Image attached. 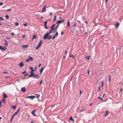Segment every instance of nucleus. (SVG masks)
Here are the masks:
<instances>
[{
	"instance_id": "1",
	"label": "nucleus",
	"mask_w": 123,
	"mask_h": 123,
	"mask_svg": "<svg viewBox=\"0 0 123 123\" xmlns=\"http://www.w3.org/2000/svg\"><path fill=\"white\" fill-rule=\"evenodd\" d=\"M52 31L53 29H51L49 32H47L44 36L43 39L44 40L47 39L49 40L51 39L52 38L51 36L50 35H49L52 32Z\"/></svg>"
},
{
	"instance_id": "2",
	"label": "nucleus",
	"mask_w": 123,
	"mask_h": 123,
	"mask_svg": "<svg viewBox=\"0 0 123 123\" xmlns=\"http://www.w3.org/2000/svg\"><path fill=\"white\" fill-rule=\"evenodd\" d=\"M35 96H30L26 97V98H29L32 100L34 98H35Z\"/></svg>"
},
{
	"instance_id": "3",
	"label": "nucleus",
	"mask_w": 123,
	"mask_h": 123,
	"mask_svg": "<svg viewBox=\"0 0 123 123\" xmlns=\"http://www.w3.org/2000/svg\"><path fill=\"white\" fill-rule=\"evenodd\" d=\"M40 76L37 74H35L33 75V77L35 79H38L40 78Z\"/></svg>"
},
{
	"instance_id": "4",
	"label": "nucleus",
	"mask_w": 123,
	"mask_h": 123,
	"mask_svg": "<svg viewBox=\"0 0 123 123\" xmlns=\"http://www.w3.org/2000/svg\"><path fill=\"white\" fill-rule=\"evenodd\" d=\"M48 7H46V5L44 6L42 9V12H45L46 11L45 8H48Z\"/></svg>"
},
{
	"instance_id": "5",
	"label": "nucleus",
	"mask_w": 123,
	"mask_h": 123,
	"mask_svg": "<svg viewBox=\"0 0 123 123\" xmlns=\"http://www.w3.org/2000/svg\"><path fill=\"white\" fill-rule=\"evenodd\" d=\"M36 110H35L32 111L31 112V113L33 114V115L35 116H37V115H36Z\"/></svg>"
},
{
	"instance_id": "6",
	"label": "nucleus",
	"mask_w": 123,
	"mask_h": 123,
	"mask_svg": "<svg viewBox=\"0 0 123 123\" xmlns=\"http://www.w3.org/2000/svg\"><path fill=\"white\" fill-rule=\"evenodd\" d=\"M6 47H4V48L0 46V50H4L6 49Z\"/></svg>"
},
{
	"instance_id": "7",
	"label": "nucleus",
	"mask_w": 123,
	"mask_h": 123,
	"mask_svg": "<svg viewBox=\"0 0 123 123\" xmlns=\"http://www.w3.org/2000/svg\"><path fill=\"white\" fill-rule=\"evenodd\" d=\"M65 21V20H59L57 21V22H56V23L57 24H59L61 23H62Z\"/></svg>"
},
{
	"instance_id": "8",
	"label": "nucleus",
	"mask_w": 123,
	"mask_h": 123,
	"mask_svg": "<svg viewBox=\"0 0 123 123\" xmlns=\"http://www.w3.org/2000/svg\"><path fill=\"white\" fill-rule=\"evenodd\" d=\"M19 110H20V109L19 108L17 110V111H16L12 116H13V117H14V116L15 115H16L19 112Z\"/></svg>"
},
{
	"instance_id": "9",
	"label": "nucleus",
	"mask_w": 123,
	"mask_h": 123,
	"mask_svg": "<svg viewBox=\"0 0 123 123\" xmlns=\"http://www.w3.org/2000/svg\"><path fill=\"white\" fill-rule=\"evenodd\" d=\"M24 64L23 62H21L19 64V65L22 68L23 67V66L24 65Z\"/></svg>"
},
{
	"instance_id": "10",
	"label": "nucleus",
	"mask_w": 123,
	"mask_h": 123,
	"mask_svg": "<svg viewBox=\"0 0 123 123\" xmlns=\"http://www.w3.org/2000/svg\"><path fill=\"white\" fill-rule=\"evenodd\" d=\"M109 111L108 110H107L106 112L105 113V116L106 117L108 115V113H109Z\"/></svg>"
},
{
	"instance_id": "11",
	"label": "nucleus",
	"mask_w": 123,
	"mask_h": 123,
	"mask_svg": "<svg viewBox=\"0 0 123 123\" xmlns=\"http://www.w3.org/2000/svg\"><path fill=\"white\" fill-rule=\"evenodd\" d=\"M21 90L22 92H26V89L25 87L22 88L21 89Z\"/></svg>"
},
{
	"instance_id": "12",
	"label": "nucleus",
	"mask_w": 123,
	"mask_h": 123,
	"mask_svg": "<svg viewBox=\"0 0 123 123\" xmlns=\"http://www.w3.org/2000/svg\"><path fill=\"white\" fill-rule=\"evenodd\" d=\"M3 96L4 97V98H6L7 97V95L5 94V92H3Z\"/></svg>"
},
{
	"instance_id": "13",
	"label": "nucleus",
	"mask_w": 123,
	"mask_h": 123,
	"mask_svg": "<svg viewBox=\"0 0 123 123\" xmlns=\"http://www.w3.org/2000/svg\"><path fill=\"white\" fill-rule=\"evenodd\" d=\"M69 120L70 121L74 122V120L72 116L70 117L69 118Z\"/></svg>"
},
{
	"instance_id": "14",
	"label": "nucleus",
	"mask_w": 123,
	"mask_h": 123,
	"mask_svg": "<svg viewBox=\"0 0 123 123\" xmlns=\"http://www.w3.org/2000/svg\"><path fill=\"white\" fill-rule=\"evenodd\" d=\"M44 68V67H43V68H41V69L40 70V72L41 74H42V73L43 71V69Z\"/></svg>"
},
{
	"instance_id": "15",
	"label": "nucleus",
	"mask_w": 123,
	"mask_h": 123,
	"mask_svg": "<svg viewBox=\"0 0 123 123\" xmlns=\"http://www.w3.org/2000/svg\"><path fill=\"white\" fill-rule=\"evenodd\" d=\"M119 25V23H117V24L115 25V28L116 29H117V27Z\"/></svg>"
},
{
	"instance_id": "16",
	"label": "nucleus",
	"mask_w": 123,
	"mask_h": 123,
	"mask_svg": "<svg viewBox=\"0 0 123 123\" xmlns=\"http://www.w3.org/2000/svg\"><path fill=\"white\" fill-rule=\"evenodd\" d=\"M4 41L5 42V45L6 46H7L8 45V42H7V41L6 39Z\"/></svg>"
},
{
	"instance_id": "17",
	"label": "nucleus",
	"mask_w": 123,
	"mask_h": 123,
	"mask_svg": "<svg viewBox=\"0 0 123 123\" xmlns=\"http://www.w3.org/2000/svg\"><path fill=\"white\" fill-rule=\"evenodd\" d=\"M28 46V45H23L22 46V47L24 48H27Z\"/></svg>"
},
{
	"instance_id": "18",
	"label": "nucleus",
	"mask_w": 123,
	"mask_h": 123,
	"mask_svg": "<svg viewBox=\"0 0 123 123\" xmlns=\"http://www.w3.org/2000/svg\"><path fill=\"white\" fill-rule=\"evenodd\" d=\"M35 95L36 96L37 98H38L40 96V95L38 94H35Z\"/></svg>"
},
{
	"instance_id": "19",
	"label": "nucleus",
	"mask_w": 123,
	"mask_h": 123,
	"mask_svg": "<svg viewBox=\"0 0 123 123\" xmlns=\"http://www.w3.org/2000/svg\"><path fill=\"white\" fill-rule=\"evenodd\" d=\"M28 57L29 59L31 61H32L33 60V58L31 56H28Z\"/></svg>"
},
{
	"instance_id": "20",
	"label": "nucleus",
	"mask_w": 123,
	"mask_h": 123,
	"mask_svg": "<svg viewBox=\"0 0 123 123\" xmlns=\"http://www.w3.org/2000/svg\"><path fill=\"white\" fill-rule=\"evenodd\" d=\"M30 69H31V72L35 71H36V70L33 69V68L32 67H30Z\"/></svg>"
},
{
	"instance_id": "21",
	"label": "nucleus",
	"mask_w": 123,
	"mask_h": 123,
	"mask_svg": "<svg viewBox=\"0 0 123 123\" xmlns=\"http://www.w3.org/2000/svg\"><path fill=\"white\" fill-rule=\"evenodd\" d=\"M70 57L72 58H75V57L72 54L70 56Z\"/></svg>"
},
{
	"instance_id": "22",
	"label": "nucleus",
	"mask_w": 123,
	"mask_h": 123,
	"mask_svg": "<svg viewBox=\"0 0 123 123\" xmlns=\"http://www.w3.org/2000/svg\"><path fill=\"white\" fill-rule=\"evenodd\" d=\"M56 15H55L54 16L53 19L54 21L55 22L56 20Z\"/></svg>"
},
{
	"instance_id": "23",
	"label": "nucleus",
	"mask_w": 123,
	"mask_h": 123,
	"mask_svg": "<svg viewBox=\"0 0 123 123\" xmlns=\"http://www.w3.org/2000/svg\"><path fill=\"white\" fill-rule=\"evenodd\" d=\"M2 102L4 103H6L5 102V99L4 98H3L2 99Z\"/></svg>"
},
{
	"instance_id": "24",
	"label": "nucleus",
	"mask_w": 123,
	"mask_h": 123,
	"mask_svg": "<svg viewBox=\"0 0 123 123\" xmlns=\"http://www.w3.org/2000/svg\"><path fill=\"white\" fill-rule=\"evenodd\" d=\"M69 20H68V21L67 25L68 27H69L70 26V23H69Z\"/></svg>"
},
{
	"instance_id": "25",
	"label": "nucleus",
	"mask_w": 123,
	"mask_h": 123,
	"mask_svg": "<svg viewBox=\"0 0 123 123\" xmlns=\"http://www.w3.org/2000/svg\"><path fill=\"white\" fill-rule=\"evenodd\" d=\"M90 58V56H89L85 57V58H86L88 60H89Z\"/></svg>"
},
{
	"instance_id": "26",
	"label": "nucleus",
	"mask_w": 123,
	"mask_h": 123,
	"mask_svg": "<svg viewBox=\"0 0 123 123\" xmlns=\"http://www.w3.org/2000/svg\"><path fill=\"white\" fill-rule=\"evenodd\" d=\"M42 40H41V41H40V42H39V43L38 44V45H39L40 46H41L42 43Z\"/></svg>"
},
{
	"instance_id": "27",
	"label": "nucleus",
	"mask_w": 123,
	"mask_h": 123,
	"mask_svg": "<svg viewBox=\"0 0 123 123\" xmlns=\"http://www.w3.org/2000/svg\"><path fill=\"white\" fill-rule=\"evenodd\" d=\"M109 80L108 81V82H110L111 81V76L110 75H109Z\"/></svg>"
},
{
	"instance_id": "28",
	"label": "nucleus",
	"mask_w": 123,
	"mask_h": 123,
	"mask_svg": "<svg viewBox=\"0 0 123 123\" xmlns=\"http://www.w3.org/2000/svg\"><path fill=\"white\" fill-rule=\"evenodd\" d=\"M0 20H5V19L3 18L2 17H0Z\"/></svg>"
},
{
	"instance_id": "29",
	"label": "nucleus",
	"mask_w": 123,
	"mask_h": 123,
	"mask_svg": "<svg viewBox=\"0 0 123 123\" xmlns=\"http://www.w3.org/2000/svg\"><path fill=\"white\" fill-rule=\"evenodd\" d=\"M10 107L12 108L13 109H14L16 108V106H10Z\"/></svg>"
},
{
	"instance_id": "30",
	"label": "nucleus",
	"mask_w": 123,
	"mask_h": 123,
	"mask_svg": "<svg viewBox=\"0 0 123 123\" xmlns=\"http://www.w3.org/2000/svg\"><path fill=\"white\" fill-rule=\"evenodd\" d=\"M40 47V46L38 45L36 47V48L35 49L36 50L38 49Z\"/></svg>"
},
{
	"instance_id": "31",
	"label": "nucleus",
	"mask_w": 123,
	"mask_h": 123,
	"mask_svg": "<svg viewBox=\"0 0 123 123\" xmlns=\"http://www.w3.org/2000/svg\"><path fill=\"white\" fill-rule=\"evenodd\" d=\"M40 47V46L38 45L36 47V48L35 49L36 50L38 49Z\"/></svg>"
},
{
	"instance_id": "32",
	"label": "nucleus",
	"mask_w": 123,
	"mask_h": 123,
	"mask_svg": "<svg viewBox=\"0 0 123 123\" xmlns=\"http://www.w3.org/2000/svg\"><path fill=\"white\" fill-rule=\"evenodd\" d=\"M40 47V46L38 45L36 47V48L35 49L36 50L38 49Z\"/></svg>"
},
{
	"instance_id": "33",
	"label": "nucleus",
	"mask_w": 123,
	"mask_h": 123,
	"mask_svg": "<svg viewBox=\"0 0 123 123\" xmlns=\"http://www.w3.org/2000/svg\"><path fill=\"white\" fill-rule=\"evenodd\" d=\"M33 75H32V74H30L28 75V77H33Z\"/></svg>"
},
{
	"instance_id": "34",
	"label": "nucleus",
	"mask_w": 123,
	"mask_h": 123,
	"mask_svg": "<svg viewBox=\"0 0 123 123\" xmlns=\"http://www.w3.org/2000/svg\"><path fill=\"white\" fill-rule=\"evenodd\" d=\"M19 23L18 22H16L15 23V25L16 26H18L19 25Z\"/></svg>"
},
{
	"instance_id": "35",
	"label": "nucleus",
	"mask_w": 123,
	"mask_h": 123,
	"mask_svg": "<svg viewBox=\"0 0 123 123\" xmlns=\"http://www.w3.org/2000/svg\"><path fill=\"white\" fill-rule=\"evenodd\" d=\"M55 25V24H54L51 27V29H53V28H54V27Z\"/></svg>"
},
{
	"instance_id": "36",
	"label": "nucleus",
	"mask_w": 123,
	"mask_h": 123,
	"mask_svg": "<svg viewBox=\"0 0 123 123\" xmlns=\"http://www.w3.org/2000/svg\"><path fill=\"white\" fill-rule=\"evenodd\" d=\"M5 18L7 19H8L9 18V17L8 15H6V16Z\"/></svg>"
},
{
	"instance_id": "37",
	"label": "nucleus",
	"mask_w": 123,
	"mask_h": 123,
	"mask_svg": "<svg viewBox=\"0 0 123 123\" xmlns=\"http://www.w3.org/2000/svg\"><path fill=\"white\" fill-rule=\"evenodd\" d=\"M30 73H31V74H32V75H34V74H34V72H30Z\"/></svg>"
},
{
	"instance_id": "38",
	"label": "nucleus",
	"mask_w": 123,
	"mask_h": 123,
	"mask_svg": "<svg viewBox=\"0 0 123 123\" xmlns=\"http://www.w3.org/2000/svg\"><path fill=\"white\" fill-rule=\"evenodd\" d=\"M59 26V25H57L56 26V27L54 28V29H56V30H57V29L58 27Z\"/></svg>"
},
{
	"instance_id": "39",
	"label": "nucleus",
	"mask_w": 123,
	"mask_h": 123,
	"mask_svg": "<svg viewBox=\"0 0 123 123\" xmlns=\"http://www.w3.org/2000/svg\"><path fill=\"white\" fill-rule=\"evenodd\" d=\"M104 84V82L103 81H102V84H101V87H103Z\"/></svg>"
},
{
	"instance_id": "40",
	"label": "nucleus",
	"mask_w": 123,
	"mask_h": 123,
	"mask_svg": "<svg viewBox=\"0 0 123 123\" xmlns=\"http://www.w3.org/2000/svg\"><path fill=\"white\" fill-rule=\"evenodd\" d=\"M13 118V116H12V117L11 118V120L10 121L11 123V122L12 121Z\"/></svg>"
},
{
	"instance_id": "41",
	"label": "nucleus",
	"mask_w": 123,
	"mask_h": 123,
	"mask_svg": "<svg viewBox=\"0 0 123 123\" xmlns=\"http://www.w3.org/2000/svg\"><path fill=\"white\" fill-rule=\"evenodd\" d=\"M36 36L35 35H34L33 36V39H36Z\"/></svg>"
},
{
	"instance_id": "42",
	"label": "nucleus",
	"mask_w": 123,
	"mask_h": 123,
	"mask_svg": "<svg viewBox=\"0 0 123 123\" xmlns=\"http://www.w3.org/2000/svg\"><path fill=\"white\" fill-rule=\"evenodd\" d=\"M55 35L56 36H57L58 35V33L57 31H56V34H55Z\"/></svg>"
},
{
	"instance_id": "43",
	"label": "nucleus",
	"mask_w": 123,
	"mask_h": 123,
	"mask_svg": "<svg viewBox=\"0 0 123 123\" xmlns=\"http://www.w3.org/2000/svg\"><path fill=\"white\" fill-rule=\"evenodd\" d=\"M48 22L47 21H46L44 22V25H47V23Z\"/></svg>"
},
{
	"instance_id": "44",
	"label": "nucleus",
	"mask_w": 123,
	"mask_h": 123,
	"mask_svg": "<svg viewBox=\"0 0 123 123\" xmlns=\"http://www.w3.org/2000/svg\"><path fill=\"white\" fill-rule=\"evenodd\" d=\"M25 61L28 62H29L30 61V60L29 59H26L25 60Z\"/></svg>"
},
{
	"instance_id": "45",
	"label": "nucleus",
	"mask_w": 123,
	"mask_h": 123,
	"mask_svg": "<svg viewBox=\"0 0 123 123\" xmlns=\"http://www.w3.org/2000/svg\"><path fill=\"white\" fill-rule=\"evenodd\" d=\"M56 36H55V35H54V36L52 37V39H55V38Z\"/></svg>"
},
{
	"instance_id": "46",
	"label": "nucleus",
	"mask_w": 123,
	"mask_h": 123,
	"mask_svg": "<svg viewBox=\"0 0 123 123\" xmlns=\"http://www.w3.org/2000/svg\"><path fill=\"white\" fill-rule=\"evenodd\" d=\"M45 28L46 29H48V27H47V25H45Z\"/></svg>"
},
{
	"instance_id": "47",
	"label": "nucleus",
	"mask_w": 123,
	"mask_h": 123,
	"mask_svg": "<svg viewBox=\"0 0 123 123\" xmlns=\"http://www.w3.org/2000/svg\"><path fill=\"white\" fill-rule=\"evenodd\" d=\"M98 99H101V100H103V98L100 97H98Z\"/></svg>"
},
{
	"instance_id": "48",
	"label": "nucleus",
	"mask_w": 123,
	"mask_h": 123,
	"mask_svg": "<svg viewBox=\"0 0 123 123\" xmlns=\"http://www.w3.org/2000/svg\"><path fill=\"white\" fill-rule=\"evenodd\" d=\"M23 25L25 26V27H26L27 26V24L26 23H25Z\"/></svg>"
},
{
	"instance_id": "49",
	"label": "nucleus",
	"mask_w": 123,
	"mask_h": 123,
	"mask_svg": "<svg viewBox=\"0 0 123 123\" xmlns=\"http://www.w3.org/2000/svg\"><path fill=\"white\" fill-rule=\"evenodd\" d=\"M28 75H29V74L28 73H27L26 74L24 75V76L25 77H26V76H27Z\"/></svg>"
},
{
	"instance_id": "50",
	"label": "nucleus",
	"mask_w": 123,
	"mask_h": 123,
	"mask_svg": "<svg viewBox=\"0 0 123 123\" xmlns=\"http://www.w3.org/2000/svg\"><path fill=\"white\" fill-rule=\"evenodd\" d=\"M11 34H12V36H13L14 35V33L13 32H11Z\"/></svg>"
},
{
	"instance_id": "51",
	"label": "nucleus",
	"mask_w": 123,
	"mask_h": 123,
	"mask_svg": "<svg viewBox=\"0 0 123 123\" xmlns=\"http://www.w3.org/2000/svg\"><path fill=\"white\" fill-rule=\"evenodd\" d=\"M11 10V8H10V9H7V12H8L9 11H10Z\"/></svg>"
},
{
	"instance_id": "52",
	"label": "nucleus",
	"mask_w": 123,
	"mask_h": 123,
	"mask_svg": "<svg viewBox=\"0 0 123 123\" xmlns=\"http://www.w3.org/2000/svg\"><path fill=\"white\" fill-rule=\"evenodd\" d=\"M26 72V71H24V72H22V73L23 74H25Z\"/></svg>"
},
{
	"instance_id": "53",
	"label": "nucleus",
	"mask_w": 123,
	"mask_h": 123,
	"mask_svg": "<svg viewBox=\"0 0 123 123\" xmlns=\"http://www.w3.org/2000/svg\"><path fill=\"white\" fill-rule=\"evenodd\" d=\"M3 5V3L2 2H1L0 3V6L2 5Z\"/></svg>"
},
{
	"instance_id": "54",
	"label": "nucleus",
	"mask_w": 123,
	"mask_h": 123,
	"mask_svg": "<svg viewBox=\"0 0 123 123\" xmlns=\"http://www.w3.org/2000/svg\"><path fill=\"white\" fill-rule=\"evenodd\" d=\"M42 80H41L40 82L39 83V84H41L42 83Z\"/></svg>"
},
{
	"instance_id": "55",
	"label": "nucleus",
	"mask_w": 123,
	"mask_h": 123,
	"mask_svg": "<svg viewBox=\"0 0 123 123\" xmlns=\"http://www.w3.org/2000/svg\"><path fill=\"white\" fill-rule=\"evenodd\" d=\"M82 92L80 90V95L81 94V93H82Z\"/></svg>"
},
{
	"instance_id": "56",
	"label": "nucleus",
	"mask_w": 123,
	"mask_h": 123,
	"mask_svg": "<svg viewBox=\"0 0 123 123\" xmlns=\"http://www.w3.org/2000/svg\"><path fill=\"white\" fill-rule=\"evenodd\" d=\"M25 35H23L22 37H23V38H25Z\"/></svg>"
},
{
	"instance_id": "57",
	"label": "nucleus",
	"mask_w": 123,
	"mask_h": 123,
	"mask_svg": "<svg viewBox=\"0 0 123 123\" xmlns=\"http://www.w3.org/2000/svg\"><path fill=\"white\" fill-rule=\"evenodd\" d=\"M1 106V101L0 102V106Z\"/></svg>"
},
{
	"instance_id": "58",
	"label": "nucleus",
	"mask_w": 123,
	"mask_h": 123,
	"mask_svg": "<svg viewBox=\"0 0 123 123\" xmlns=\"http://www.w3.org/2000/svg\"><path fill=\"white\" fill-rule=\"evenodd\" d=\"M90 71L89 70L88 71V74H90Z\"/></svg>"
},
{
	"instance_id": "59",
	"label": "nucleus",
	"mask_w": 123,
	"mask_h": 123,
	"mask_svg": "<svg viewBox=\"0 0 123 123\" xmlns=\"http://www.w3.org/2000/svg\"><path fill=\"white\" fill-rule=\"evenodd\" d=\"M41 64H40L39 65V67H40L41 66Z\"/></svg>"
},
{
	"instance_id": "60",
	"label": "nucleus",
	"mask_w": 123,
	"mask_h": 123,
	"mask_svg": "<svg viewBox=\"0 0 123 123\" xmlns=\"http://www.w3.org/2000/svg\"><path fill=\"white\" fill-rule=\"evenodd\" d=\"M68 53V52L67 51H66L65 52V54H67Z\"/></svg>"
},
{
	"instance_id": "61",
	"label": "nucleus",
	"mask_w": 123,
	"mask_h": 123,
	"mask_svg": "<svg viewBox=\"0 0 123 123\" xmlns=\"http://www.w3.org/2000/svg\"><path fill=\"white\" fill-rule=\"evenodd\" d=\"M100 87H99L98 88V91H100Z\"/></svg>"
},
{
	"instance_id": "62",
	"label": "nucleus",
	"mask_w": 123,
	"mask_h": 123,
	"mask_svg": "<svg viewBox=\"0 0 123 123\" xmlns=\"http://www.w3.org/2000/svg\"><path fill=\"white\" fill-rule=\"evenodd\" d=\"M64 33V32H61V35H62L63 33Z\"/></svg>"
},
{
	"instance_id": "63",
	"label": "nucleus",
	"mask_w": 123,
	"mask_h": 123,
	"mask_svg": "<svg viewBox=\"0 0 123 123\" xmlns=\"http://www.w3.org/2000/svg\"><path fill=\"white\" fill-rule=\"evenodd\" d=\"M122 90H123L122 88H121V89H120V91H121V92H122Z\"/></svg>"
},
{
	"instance_id": "64",
	"label": "nucleus",
	"mask_w": 123,
	"mask_h": 123,
	"mask_svg": "<svg viewBox=\"0 0 123 123\" xmlns=\"http://www.w3.org/2000/svg\"><path fill=\"white\" fill-rule=\"evenodd\" d=\"M49 14L50 15H52V13L50 12L49 13Z\"/></svg>"
}]
</instances>
